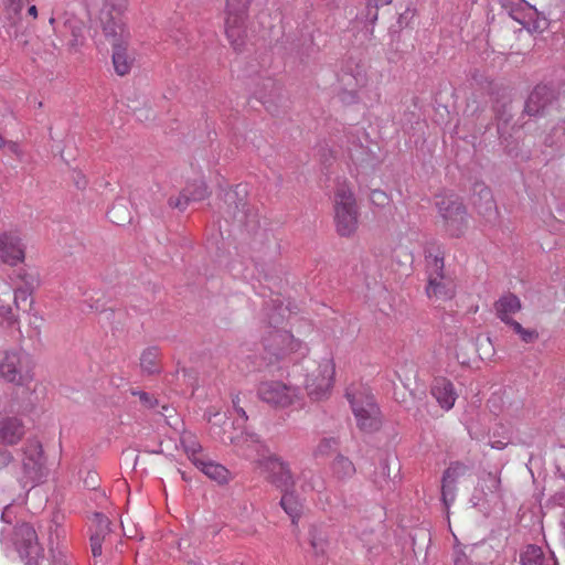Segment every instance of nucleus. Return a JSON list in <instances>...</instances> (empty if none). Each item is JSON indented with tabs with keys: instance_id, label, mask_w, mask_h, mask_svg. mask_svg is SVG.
Masks as SVG:
<instances>
[{
	"instance_id": "nucleus-14",
	"label": "nucleus",
	"mask_w": 565,
	"mask_h": 565,
	"mask_svg": "<svg viewBox=\"0 0 565 565\" xmlns=\"http://www.w3.org/2000/svg\"><path fill=\"white\" fill-rule=\"evenodd\" d=\"M259 467L277 487L289 489L294 484L291 472L288 466L276 456L265 457Z\"/></svg>"
},
{
	"instance_id": "nucleus-49",
	"label": "nucleus",
	"mask_w": 565,
	"mask_h": 565,
	"mask_svg": "<svg viewBox=\"0 0 565 565\" xmlns=\"http://www.w3.org/2000/svg\"><path fill=\"white\" fill-rule=\"evenodd\" d=\"M218 416V413H212L211 411L207 413V420L211 423L213 417Z\"/></svg>"
},
{
	"instance_id": "nucleus-51",
	"label": "nucleus",
	"mask_w": 565,
	"mask_h": 565,
	"mask_svg": "<svg viewBox=\"0 0 565 565\" xmlns=\"http://www.w3.org/2000/svg\"><path fill=\"white\" fill-rule=\"evenodd\" d=\"M312 546H313L315 548H318V547H317V543H316L315 541H312Z\"/></svg>"
},
{
	"instance_id": "nucleus-29",
	"label": "nucleus",
	"mask_w": 565,
	"mask_h": 565,
	"mask_svg": "<svg viewBox=\"0 0 565 565\" xmlns=\"http://www.w3.org/2000/svg\"><path fill=\"white\" fill-rule=\"evenodd\" d=\"M332 471L339 479L351 477L355 472V467L351 460L345 457L339 456L332 463Z\"/></svg>"
},
{
	"instance_id": "nucleus-25",
	"label": "nucleus",
	"mask_w": 565,
	"mask_h": 565,
	"mask_svg": "<svg viewBox=\"0 0 565 565\" xmlns=\"http://www.w3.org/2000/svg\"><path fill=\"white\" fill-rule=\"evenodd\" d=\"M475 191L478 193L479 201L473 199V204L478 209L479 213H491L494 210V201L490 189L482 184H478Z\"/></svg>"
},
{
	"instance_id": "nucleus-37",
	"label": "nucleus",
	"mask_w": 565,
	"mask_h": 565,
	"mask_svg": "<svg viewBox=\"0 0 565 565\" xmlns=\"http://www.w3.org/2000/svg\"><path fill=\"white\" fill-rule=\"evenodd\" d=\"M454 565H471L468 556L461 548L454 551Z\"/></svg>"
},
{
	"instance_id": "nucleus-32",
	"label": "nucleus",
	"mask_w": 565,
	"mask_h": 565,
	"mask_svg": "<svg viewBox=\"0 0 565 565\" xmlns=\"http://www.w3.org/2000/svg\"><path fill=\"white\" fill-rule=\"evenodd\" d=\"M509 326L525 343H533L539 338L536 330L523 328L518 321H514Z\"/></svg>"
},
{
	"instance_id": "nucleus-18",
	"label": "nucleus",
	"mask_w": 565,
	"mask_h": 565,
	"mask_svg": "<svg viewBox=\"0 0 565 565\" xmlns=\"http://www.w3.org/2000/svg\"><path fill=\"white\" fill-rule=\"evenodd\" d=\"M431 394L445 411L452 408L457 398L452 383L444 377H439L434 381Z\"/></svg>"
},
{
	"instance_id": "nucleus-24",
	"label": "nucleus",
	"mask_w": 565,
	"mask_h": 565,
	"mask_svg": "<svg viewBox=\"0 0 565 565\" xmlns=\"http://www.w3.org/2000/svg\"><path fill=\"white\" fill-rule=\"evenodd\" d=\"M12 292L8 285H0V324L12 323L14 317L11 308Z\"/></svg>"
},
{
	"instance_id": "nucleus-31",
	"label": "nucleus",
	"mask_w": 565,
	"mask_h": 565,
	"mask_svg": "<svg viewBox=\"0 0 565 565\" xmlns=\"http://www.w3.org/2000/svg\"><path fill=\"white\" fill-rule=\"evenodd\" d=\"M190 201H202L207 196V188L203 180H195L185 188Z\"/></svg>"
},
{
	"instance_id": "nucleus-26",
	"label": "nucleus",
	"mask_w": 565,
	"mask_h": 565,
	"mask_svg": "<svg viewBox=\"0 0 565 565\" xmlns=\"http://www.w3.org/2000/svg\"><path fill=\"white\" fill-rule=\"evenodd\" d=\"M285 493L282 494L280 504L285 512L291 518L292 522L300 515L302 510V504L297 497L294 495L292 492H289L288 489H284Z\"/></svg>"
},
{
	"instance_id": "nucleus-28",
	"label": "nucleus",
	"mask_w": 565,
	"mask_h": 565,
	"mask_svg": "<svg viewBox=\"0 0 565 565\" xmlns=\"http://www.w3.org/2000/svg\"><path fill=\"white\" fill-rule=\"evenodd\" d=\"M544 562V553L542 548L536 545H527L521 553L522 565H543Z\"/></svg>"
},
{
	"instance_id": "nucleus-20",
	"label": "nucleus",
	"mask_w": 565,
	"mask_h": 565,
	"mask_svg": "<svg viewBox=\"0 0 565 565\" xmlns=\"http://www.w3.org/2000/svg\"><path fill=\"white\" fill-rule=\"evenodd\" d=\"M195 467L207 478L218 483H225L230 480V471L218 462L213 461L207 456L202 460H196Z\"/></svg>"
},
{
	"instance_id": "nucleus-1",
	"label": "nucleus",
	"mask_w": 565,
	"mask_h": 565,
	"mask_svg": "<svg viewBox=\"0 0 565 565\" xmlns=\"http://www.w3.org/2000/svg\"><path fill=\"white\" fill-rule=\"evenodd\" d=\"M126 9L125 0H105L99 17L104 35L113 47L114 70L119 76L129 74L135 63V53L128 47L130 31L124 18Z\"/></svg>"
},
{
	"instance_id": "nucleus-38",
	"label": "nucleus",
	"mask_w": 565,
	"mask_h": 565,
	"mask_svg": "<svg viewBox=\"0 0 565 565\" xmlns=\"http://www.w3.org/2000/svg\"><path fill=\"white\" fill-rule=\"evenodd\" d=\"M4 4L14 13L21 12L24 0H4Z\"/></svg>"
},
{
	"instance_id": "nucleus-23",
	"label": "nucleus",
	"mask_w": 565,
	"mask_h": 565,
	"mask_svg": "<svg viewBox=\"0 0 565 565\" xmlns=\"http://www.w3.org/2000/svg\"><path fill=\"white\" fill-rule=\"evenodd\" d=\"M180 444L190 461L195 466L196 460H202L206 455L196 437L189 431H183L180 437Z\"/></svg>"
},
{
	"instance_id": "nucleus-34",
	"label": "nucleus",
	"mask_w": 565,
	"mask_h": 565,
	"mask_svg": "<svg viewBox=\"0 0 565 565\" xmlns=\"http://www.w3.org/2000/svg\"><path fill=\"white\" fill-rule=\"evenodd\" d=\"M391 2H392V0H367V7L370 8L369 15H370L371 22L376 21L379 7L387 6Z\"/></svg>"
},
{
	"instance_id": "nucleus-36",
	"label": "nucleus",
	"mask_w": 565,
	"mask_h": 565,
	"mask_svg": "<svg viewBox=\"0 0 565 565\" xmlns=\"http://www.w3.org/2000/svg\"><path fill=\"white\" fill-rule=\"evenodd\" d=\"M103 536L94 534L90 536V550L94 557L102 555Z\"/></svg>"
},
{
	"instance_id": "nucleus-5",
	"label": "nucleus",
	"mask_w": 565,
	"mask_h": 565,
	"mask_svg": "<svg viewBox=\"0 0 565 565\" xmlns=\"http://www.w3.org/2000/svg\"><path fill=\"white\" fill-rule=\"evenodd\" d=\"M444 231L451 237L462 236L469 225L467 210L457 195L438 196L435 202Z\"/></svg>"
},
{
	"instance_id": "nucleus-8",
	"label": "nucleus",
	"mask_w": 565,
	"mask_h": 565,
	"mask_svg": "<svg viewBox=\"0 0 565 565\" xmlns=\"http://www.w3.org/2000/svg\"><path fill=\"white\" fill-rule=\"evenodd\" d=\"M0 374L7 381L28 386L33 381V362L21 350L7 351L0 358Z\"/></svg>"
},
{
	"instance_id": "nucleus-19",
	"label": "nucleus",
	"mask_w": 565,
	"mask_h": 565,
	"mask_svg": "<svg viewBox=\"0 0 565 565\" xmlns=\"http://www.w3.org/2000/svg\"><path fill=\"white\" fill-rule=\"evenodd\" d=\"M494 307L497 316L508 326L515 321L512 317L522 308L520 299L513 294L502 296Z\"/></svg>"
},
{
	"instance_id": "nucleus-50",
	"label": "nucleus",
	"mask_w": 565,
	"mask_h": 565,
	"mask_svg": "<svg viewBox=\"0 0 565 565\" xmlns=\"http://www.w3.org/2000/svg\"><path fill=\"white\" fill-rule=\"evenodd\" d=\"M54 22H55V19H54V18H51V19H50V24H51V25H53V24H54Z\"/></svg>"
},
{
	"instance_id": "nucleus-39",
	"label": "nucleus",
	"mask_w": 565,
	"mask_h": 565,
	"mask_svg": "<svg viewBox=\"0 0 565 565\" xmlns=\"http://www.w3.org/2000/svg\"><path fill=\"white\" fill-rule=\"evenodd\" d=\"M4 149H7L8 152L17 156V157H21L22 156V150L19 146L18 142L15 141H12V140H8Z\"/></svg>"
},
{
	"instance_id": "nucleus-43",
	"label": "nucleus",
	"mask_w": 565,
	"mask_h": 565,
	"mask_svg": "<svg viewBox=\"0 0 565 565\" xmlns=\"http://www.w3.org/2000/svg\"><path fill=\"white\" fill-rule=\"evenodd\" d=\"M136 394L139 396L140 401H141L145 405H147V406H149V407H152V406H153V404H152V402H151V398L149 397V395H148L147 393H145V392H139V393H136Z\"/></svg>"
},
{
	"instance_id": "nucleus-2",
	"label": "nucleus",
	"mask_w": 565,
	"mask_h": 565,
	"mask_svg": "<svg viewBox=\"0 0 565 565\" xmlns=\"http://www.w3.org/2000/svg\"><path fill=\"white\" fill-rule=\"evenodd\" d=\"M50 469L42 445L39 440H28L21 451L15 476L22 489L33 488L44 482Z\"/></svg>"
},
{
	"instance_id": "nucleus-47",
	"label": "nucleus",
	"mask_w": 565,
	"mask_h": 565,
	"mask_svg": "<svg viewBox=\"0 0 565 565\" xmlns=\"http://www.w3.org/2000/svg\"><path fill=\"white\" fill-rule=\"evenodd\" d=\"M505 444L502 441H495L492 444V448L502 449L504 448Z\"/></svg>"
},
{
	"instance_id": "nucleus-13",
	"label": "nucleus",
	"mask_w": 565,
	"mask_h": 565,
	"mask_svg": "<svg viewBox=\"0 0 565 565\" xmlns=\"http://www.w3.org/2000/svg\"><path fill=\"white\" fill-rule=\"evenodd\" d=\"M25 246L19 233L10 231L0 235V258L3 263L15 266L23 262Z\"/></svg>"
},
{
	"instance_id": "nucleus-7",
	"label": "nucleus",
	"mask_w": 565,
	"mask_h": 565,
	"mask_svg": "<svg viewBox=\"0 0 565 565\" xmlns=\"http://www.w3.org/2000/svg\"><path fill=\"white\" fill-rule=\"evenodd\" d=\"M348 399L356 422V426L366 433H372L381 427L380 409L374 397L366 390H349Z\"/></svg>"
},
{
	"instance_id": "nucleus-42",
	"label": "nucleus",
	"mask_w": 565,
	"mask_h": 565,
	"mask_svg": "<svg viewBox=\"0 0 565 565\" xmlns=\"http://www.w3.org/2000/svg\"><path fill=\"white\" fill-rule=\"evenodd\" d=\"M238 402H239L238 397L233 398V406H234L236 413L241 416V418L245 420L247 418L246 413L242 407L238 406Z\"/></svg>"
},
{
	"instance_id": "nucleus-30",
	"label": "nucleus",
	"mask_w": 565,
	"mask_h": 565,
	"mask_svg": "<svg viewBox=\"0 0 565 565\" xmlns=\"http://www.w3.org/2000/svg\"><path fill=\"white\" fill-rule=\"evenodd\" d=\"M70 30H71V39L67 41V45L72 50H77L84 41V25L82 22L74 20L68 21Z\"/></svg>"
},
{
	"instance_id": "nucleus-44",
	"label": "nucleus",
	"mask_w": 565,
	"mask_h": 565,
	"mask_svg": "<svg viewBox=\"0 0 565 565\" xmlns=\"http://www.w3.org/2000/svg\"><path fill=\"white\" fill-rule=\"evenodd\" d=\"M10 509V505H7L1 513V520L6 523H11Z\"/></svg>"
},
{
	"instance_id": "nucleus-33",
	"label": "nucleus",
	"mask_w": 565,
	"mask_h": 565,
	"mask_svg": "<svg viewBox=\"0 0 565 565\" xmlns=\"http://www.w3.org/2000/svg\"><path fill=\"white\" fill-rule=\"evenodd\" d=\"M39 286V279L36 276H31L30 280L26 281L25 288H18L12 295V300L18 303L20 300H26L30 294Z\"/></svg>"
},
{
	"instance_id": "nucleus-15",
	"label": "nucleus",
	"mask_w": 565,
	"mask_h": 565,
	"mask_svg": "<svg viewBox=\"0 0 565 565\" xmlns=\"http://www.w3.org/2000/svg\"><path fill=\"white\" fill-rule=\"evenodd\" d=\"M436 268L435 274H430L428 278V286L426 292L429 298L448 299L454 295L452 284L444 278L441 275L443 262L438 258L434 259Z\"/></svg>"
},
{
	"instance_id": "nucleus-46",
	"label": "nucleus",
	"mask_w": 565,
	"mask_h": 565,
	"mask_svg": "<svg viewBox=\"0 0 565 565\" xmlns=\"http://www.w3.org/2000/svg\"><path fill=\"white\" fill-rule=\"evenodd\" d=\"M409 14H411L409 9H407L404 13H402L398 19L399 24H402L404 22V20H407Z\"/></svg>"
},
{
	"instance_id": "nucleus-45",
	"label": "nucleus",
	"mask_w": 565,
	"mask_h": 565,
	"mask_svg": "<svg viewBox=\"0 0 565 565\" xmlns=\"http://www.w3.org/2000/svg\"><path fill=\"white\" fill-rule=\"evenodd\" d=\"M28 13L32 17V18H38V9L35 6H31L28 10Z\"/></svg>"
},
{
	"instance_id": "nucleus-12",
	"label": "nucleus",
	"mask_w": 565,
	"mask_h": 565,
	"mask_svg": "<svg viewBox=\"0 0 565 565\" xmlns=\"http://www.w3.org/2000/svg\"><path fill=\"white\" fill-rule=\"evenodd\" d=\"M501 497V479L498 473H483L473 490L471 503L483 508Z\"/></svg>"
},
{
	"instance_id": "nucleus-35",
	"label": "nucleus",
	"mask_w": 565,
	"mask_h": 565,
	"mask_svg": "<svg viewBox=\"0 0 565 565\" xmlns=\"http://www.w3.org/2000/svg\"><path fill=\"white\" fill-rule=\"evenodd\" d=\"M190 199L188 196V193L185 192V189L183 190V192L177 196V198H171L169 200V204L170 206L172 207H175V209H180V210H183L188 204H189Z\"/></svg>"
},
{
	"instance_id": "nucleus-16",
	"label": "nucleus",
	"mask_w": 565,
	"mask_h": 565,
	"mask_svg": "<svg viewBox=\"0 0 565 565\" xmlns=\"http://www.w3.org/2000/svg\"><path fill=\"white\" fill-rule=\"evenodd\" d=\"M463 471L465 467L459 463H456L451 465L444 472L441 486V500L446 509H448L456 499V481L463 473Z\"/></svg>"
},
{
	"instance_id": "nucleus-11",
	"label": "nucleus",
	"mask_w": 565,
	"mask_h": 565,
	"mask_svg": "<svg viewBox=\"0 0 565 565\" xmlns=\"http://www.w3.org/2000/svg\"><path fill=\"white\" fill-rule=\"evenodd\" d=\"M1 543L7 548L14 547L21 557L33 558L41 552L35 530L28 523H22L15 527L13 540H9L2 531Z\"/></svg>"
},
{
	"instance_id": "nucleus-27",
	"label": "nucleus",
	"mask_w": 565,
	"mask_h": 565,
	"mask_svg": "<svg viewBox=\"0 0 565 565\" xmlns=\"http://www.w3.org/2000/svg\"><path fill=\"white\" fill-rule=\"evenodd\" d=\"M140 366L149 374L159 371V351L156 348L146 349L140 356Z\"/></svg>"
},
{
	"instance_id": "nucleus-48",
	"label": "nucleus",
	"mask_w": 565,
	"mask_h": 565,
	"mask_svg": "<svg viewBox=\"0 0 565 565\" xmlns=\"http://www.w3.org/2000/svg\"><path fill=\"white\" fill-rule=\"evenodd\" d=\"M162 409H163L162 415H163L164 417H167V418H168V417H170V415H169L168 413H171V412L173 411V409H171V408H169V407H167V406H163V407H162Z\"/></svg>"
},
{
	"instance_id": "nucleus-9",
	"label": "nucleus",
	"mask_w": 565,
	"mask_h": 565,
	"mask_svg": "<svg viewBox=\"0 0 565 565\" xmlns=\"http://www.w3.org/2000/svg\"><path fill=\"white\" fill-rule=\"evenodd\" d=\"M250 0H226L225 33L234 50L244 45Z\"/></svg>"
},
{
	"instance_id": "nucleus-41",
	"label": "nucleus",
	"mask_w": 565,
	"mask_h": 565,
	"mask_svg": "<svg viewBox=\"0 0 565 565\" xmlns=\"http://www.w3.org/2000/svg\"><path fill=\"white\" fill-rule=\"evenodd\" d=\"M12 461L10 451L0 449V468L7 467Z\"/></svg>"
},
{
	"instance_id": "nucleus-4",
	"label": "nucleus",
	"mask_w": 565,
	"mask_h": 565,
	"mask_svg": "<svg viewBox=\"0 0 565 565\" xmlns=\"http://www.w3.org/2000/svg\"><path fill=\"white\" fill-rule=\"evenodd\" d=\"M335 365L332 359L308 362L305 366L303 388L311 401L327 399L333 387Z\"/></svg>"
},
{
	"instance_id": "nucleus-22",
	"label": "nucleus",
	"mask_w": 565,
	"mask_h": 565,
	"mask_svg": "<svg viewBox=\"0 0 565 565\" xmlns=\"http://www.w3.org/2000/svg\"><path fill=\"white\" fill-rule=\"evenodd\" d=\"M550 100V92L546 86H537L529 96L525 104V111L529 115H536L545 108Z\"/></svg>"
},
{
	"instance_id": "nucleus-40",
	"label": "nucleus",
	"mask_w": 565,
	"mask_h": 565,
	"mask_svg": "<svg viewBox=\"0 0 565 565\" xmlns=\"http://www.w3.org/2000/svg\"><path fill=\"white\" fill-rule=\"evenodd\" d=\"M386 199V194L382 190H373L371 193V200L376 204H384Z\"/></svg>"
},
{
	"instance_id": "nucleus-21",
	"label": "nucleus",
	"mask_w": 565,
	"mask_h": 565,
	"mask_svg": "<svg viewBox=\"0 0 565 565\" xmlns=\"http://www.w3.org/2000/svg\"><path fill=\"white\" fill-rule=\"evenodd\" d=\"M23 426L17 418L0 420V444H17L23 436Z\"/></svg>"
},
{
	"instance_id": "nucleus-3",
	"label": "nucleus",
	"mask_w": 565,
	"mask_h": 565,
	"mask_svg": "<svg viewBox=\"0 0 565 565\" xmlns=\"http://www.w3.org/2000/svg\"><path fill=\"white\" fill-rule=\"evenodd\" d=\"M332 203L337 233L342 237L353 236L360 224V211L353 189L345 183L339 184Z\"/></svg>"
},
{
	"instance_id": "nucleus-17",
	"label": "nucleus",
	"mask_w": 565,
	"mask_h": 565,
	"mask_svg": "<svg viewBox=\"0 0 565 565\" xmlns=\"http://www.w3.org/2000/svg\"><path fill=\"white\" fill-rule=\"evenodd\" d=\"M269 347L275 350L277 355L284 356L300 351L303 345L290 332L275 331L270 338Z\"/></svg>"
},
{
	"instance_id": "nucleus-10",
	"label": "nucleus",
	"mask_w": 565,
	"mask_h": 565,
	"mask_svg": "<svg viewBox=\"0 0 565 565\" xmlns=\"http://www.w3.org/2000/svg\"><path fill=\"white\" fill-rule=\"evenodd\" d=\"M339 82L352 95L369 84L367 64L358 56H348L341 66Z\"/></svg>"
},
{
	"instance_id": "nucleus-6",
	"label": "nucleus",
	"mask_w": 565,
	"mask_h": 565,
	"mask_svg": "<svg viewBox=\"0 0 565 565\" xmlns=\"http://www.w3.org/2000/svg\"><path fill=\"white\" fill-rule=\"evenodd\" d=\"M257 395L260 401L276 408L303 406V395L300 388L280 380L260 382Z\"/></svg>"
}]
</instances>
